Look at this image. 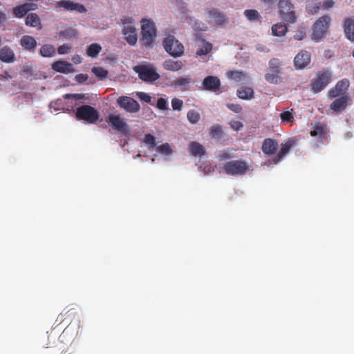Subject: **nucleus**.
<instances>
[{
    "mask_svg": "<svg viewBox=\"0 0 354 354\" xmlns=\"http://www.w3.org/2000/svg\"><path fill=\"white\" fill-rule=\"evenodd\" d=\"M140 23V42L145 47L151 48L154 46L155 39L157 36V30L155 23L150 19H142Z\"/></svg>",
    "mask_w": 354,
    "mask_h": 354,
    "instance_id": "obj_1",
    "label": "nucleus"
},
{
    "mask_svg": "<svg viewBox=\"0 0 354 354\" xmlns=\"http://www.w3.org/2000/svg\"><path fill=\"white\" fill-rule=\"evenodd\" d=\"M75 117L78 120L84 121L87 124H96L100 118V113L94 107L84 104L77 108Z\"/></svg>",
    "mask_w": 354,
    "mask_h": 354,
    "instance_id": "obj_2",
    "label": "nucleus"
},
{
    "mask_svg": "<svg viewBox=\"0 0 354 354\" xmlns=\"http://www.w3.org/2000/svg\"><path fill=\"white\" fill-rule=\"evenodd\" d=\"M225 174L230 176H243L252 169L245 160H230L227 162L223 167Z\"/></svg>",
    "mask_w": 354,
    "mask_h": 354,
    "instance_id": "obj_3",
    "label": "nucleus"
},
{
    "mask_svg": "<svg viewBox=\"0 0 354 354\" xmlns=\"http://www.w3.org/2000/svg\"><path fill=\"white\" fill-rule=\"evenodd\" d=\"M140 80L145 82H153L160 78L156 68L151 64H141L133 67Z\"/></svg>",
    "mask_w": 354,
    "mask_h": 354,
    "instance_id": "obj_4",
    "label": "nucleus"
},
{
    "mask_svg": "<svg viewBox=\"0 0 354 354\" xmlns=\"http://www.w3.org/2000/svg\"><path fill=\"white\" fill-rule=\"evenodd\" d=\"M331 22L329 15H324L319 17L314 24L313 27L312 39L318 41L326 33Z\"/></svg>",
    "mask_w": 354,
    "mask_h": 354,
    "instance_id": "obj_5",
    "label": "nucleus"
},
{
    "mask_svg": "<svg viewBox=\"0 0 354 354\" xmlns=\"http://www.w3.org/2000/svg\"><path fill=\"white\" fill-rule=\"evenodd\" d=\"M162 45L167 53L174 57H180L184 53L183 45L173 35L165 37Z\"/></svg>",
    "mask_w": 354,
    "mask_h": 354,
    "instance_id": "obj_6",
    "label": "nucleus"
},
{
    "mask_svg": "<svg viewBox=\"0 0 354 354\" xmlns=\"http://www.w3.org/2000/svg\"><path fill=\"white\" fill-rule=\"evenodd\" d=\"M331 74L328 71L322 70L317 73L316 77L311 81V89L314 93L322 91L330 82Z\"/></svg>",
    "mask_w": 354,
    "mask_h": 354,
    "instance_id": "obj_7",
    "label": "nucleus"
},
{
    "mask_svg": "<svg viewBox=\"0 0 354 354\" xmlns=\"http://www.w3.org/2000/svg\"><path fill=\"white\" fill-rule=\"evenodd\" d=\"M279 12L281 18L287 22L295 23L296 20L294 6L289 0H279L278 4Z\"/></svg>",
    "mask_w": 354,
    "mask_h": 354,
    "instance_id": "obj_8",
    "label": "nucleus"
},
{
    "mask_svg": "<svg viewBox=\"0 0 354 354\" xmlns=\"http://www.w3.org/2000/svg\"><path fill=\"white\" fill-rule=\"evenodd\" d=\"M118 105L129 113H136L140 109V104L133 98L129 96H120L117 100Z\"/></svg>",
    "mask_w": 354,
    "mask_h": 354,
    "instance_id": "obj_9",
    "label": "nucleus"
},
{
    "mask_svg": "<svg viewBox=\"0 0 354 354\" xmlns=\"http://www.w3.org/2000/svg\"><path fill=\"white\" fill-rule=\"evenodd\" d=\"M57 8H64L66 10L76 11L79 13H84L87 11L86 7L79 3H75L71 0H62L56 3Z\"/></svg>",
    "mask_w": 354,
    "mask_h": 354,
    "instance_id": "obj_10",
    "label": "nucleus"
},
{
    "mask_svg": "<svg viewBox=\"0 0 354 354\" xmlns=\"http://www.w3.org/2000/svg\"><path fill=\"white\" fill-rule=\"evenodd\" d=\"M202 86L204 90L216 93L221 90V81L218 77L209 75L205 77Z\"/></svg>",
    "mask_w": 354,
    "mask_h": 354,
    "instance_id": "obj_11",
    "label": "nucleus"
},
{
    "mask_svg": "<svg viewBox=\"0 0 354 354\" xmlns=\"http://www.w3.org/2000/svg\"><path fill=\"white\" fill-rule=\"evenodd\" d=\"M107 122L112 127L114 130L124 132L127 129V124L125 119L119 115L110 114L107 119Z\"/></svg>",
    "mask_w": 354,
    "mask_h": 354,
    "instance_id": "obj_12",
    "label": "nucleus"
},
{
    "mask_svg": "<svg viewBox=\"0 0 354 354\" xmlns=\"http://www.w3.org/2000/svg\"><path fill=\"white\" fill-rule=\"evenodd\" d=\"M310 62V54L306 50H301L295 56L294 64L297 69H302Z\"/></svg>",
    "mask_w": 354,
    "mask_h": 354,
    "instance_id": "obj_13",
    "label": "nucleus"
},
{
    "mask_svg": "<svg viewBox=\"0 0 354 354\" xmlns=\"http://www.w3.org/2000/svg\"><path fill=\"white\" fill-rule=\"evenodd\" d=\"M349 86V81L346 79L339 81L335 88L328 92L330 98H335L344 94Z\"/></svg>",
    "mask_w": 354,
    "mask_h": 354,
    "instance_id": "obj_14",
    "label": "nucleus"
},
{
    "mask_svg": "<svg viewBox=\"0 0 354 354\" xmlns=\"http://www.w3.org/2000/svg\"><path fill=\"white\" fill-rule=\"evenodd\" d=\"M208 15L210 21L215 25H222L227 20L225 15L222 13L217 8H212L209 10Z\"/></svg>",
    "mask_w": 354,
    "mask_h": 354,
    "instance_id": "obj_15",
    "label": "nucleus"
},
{
    "mask_svg": "<svg viewBox=\"0 0 354 354\" xmlns=\"http://www.w3.org/2000/svg\"><path fill=\"white\" fill-rule=\"evenodd\" d=\"M348 97L347 95H342L335 99L330 105V109L335 113H341L348 105Z\"/></svg>",
    "mask_w": 354,
    "mask_h": 354,
    "instance_id": "obj_16",
    "label": "nucleus"
},
{
    "mask_svg": "<svg viewBox=\"0 0 354 354\" xmlns=\"http://www.w3.org/2000/svg\"><path fill=\"white\" fill-rule=\"evenodd\" d=\"M122 32L125 36L126 40L129 44H136L138 40L137 31L136 28L133 26L131 24L124 26Z\"/></svg>",
    "mask_w": 354,
    "mask_h": 354,
    "instance_id": "obj_17",
    "label": "nucleus"
},
{
    "mask_svg": "<svg viewBox=\"0 0 354 354\" xmlns=\"http://www.w3.org/2000/svg\"><path fill=\"white\" fill-rule=\"evenodd\" d=\"M37 5L32 3H26L16 6L13 9V14L18 18L24 17L28 11L35 10Z\"/></svg>",
    "mask_w": 354,
    "mask_h": 354,
    "instance_id": "obj_18",
    "label": "nucleus"
},
{
    "mask_svg": "<svg viewBox=\"0 0 354 354\" xmlns=\"http://www.w3.org/2000/svg\"><path fill=\"white\" fill-rule=\"evenodd\" d=\"M52 68L57 72L65 74L74 72L73 65L63 60L55 62L52 64Z\"/></svg>",
    "mask_w": 354,
    "mask_h": 354,
    "instance_id": "obj_19",
    "label": "nucleus"
},
{
    "mask_svg": "<svg viewBox=\"0 0 354 354\" xmlns=\"http://www.w3.org/2000/svg\"><path fill=\"white\" fill-rule=\"evenodd\" d=\"M343 28L346 37L348 40L354 41V19L350 17L345 18Z\"/></svg>",
    "mask_w": 354,
    "mask_h": 354,
    "instance_id": "obj_20",
    "label": "nucleus"
},
{
    "mask_svg": "<svg viewBox=\"0 0 354 354\" xmlns=\"http://www.w3.org/2000/svg\"><path fill=\"white\" fill-rule=\"evenodd\" d=\"M278 148V143L273 139L266 138L262 144V151L266 155L274 154Z\"/></svg>",
    "mask_w": 354,
    "mask_h": 354,
    "instance_id": "obj_21",
    "label": "nucleus"
},
{
    "mask_svg": "<svg viewBox=\"0 0 354 354\" xmlns=\"http://www.w3.org/2000/svg\"><path fill=\"white\" fill-rule=\"evenodd\" d=\"M20 44L24 50L32 52L35 50L37 43L33 37L24 35L20 40Z\"/></svg>",
    "mask_w": 354,
    "mask_h": 354,
    "instance_id": "obj_22",
    "label": "nucleus"
},
{
    "mask_svg": "<svg viewBox=\"0 0 354 354\" xmlns=\"http://www.w3.org/2000/svg\"><path fill=\"white\" fill-rule=\"evenodd\" d=\"M194 83L192 78L188 75L186 77H178L172 82V86L175 88H180L182 90H187L190 84Z\"/></svg>",
    "mask_w": 354,
    "mask_h": 354,
    "instance_id": "obj_23",
    "label": "nucleus"
},
{
    "mask_svg": "<svg viewBox=\"0 0 354 354\" xmlns=\"http://www.w3.org/2000/svg\"><path fill=\"white\" fill-rule=\"evenodd\" d=\"M0 59L6 63H12L15 61L13 50L8 46H4L0 50Z\"/></svg>",
    "mask_w": 354,
    "mask_h": 354,
    "instance_id": "obj_24",
    "label": "nucleus"
},
{
    "mask_svg": "<svg viewBox=\"0 0 354 354\" xmlns=\"http://www.w3.org/2000/svg\"><path fill=\"white\" fill-rule=\"evenodd\" d=\"M189 149L192 155L196 157H201L205 154V147L199 142L193 141L189 144Z\"/></svg>",
    "mask_w": 354,
    "mask_h": 354,
    "instance_id": "obj_25",
    "label": "nucleus"
},
{
    "mask_svg": "<svg viewBox=\"0 0 354 354\" xmlns=\"http://www.w3.org/2000/svg\"><path fill=\"white\" fill-rule=\"evenodd\" d=\"M236 94L241 100H252L254 97L253 89L248 86H241L237 90Z\"/></svg>",
    "mask_w": 354,
    "mask_h": 354,
    "instance_id": "obj_26",
    "label": "nucleus"
},
{
    "mask_svg": "<svg viewBox=\"0 0 354 354\" xmlns=\"http://www.w3.org/2000/svg\"><path fill=\"white\" fill-rule=\"evenodd\" d=\"M183 66L181 61H174L172 59L165 60L163 63V67L165 70L171 71H178Z\"/></svg>",
    "mask_w": 354,
    "mask_h": 354,
    "instance_id": "obj_27",
    "label": "nucleus"
},
{
    "mask_svg": "<svg viewBox=\"0 0 354 354\" xmlns=\"http://www.w3.org/2000/svg\"><path fill=\"white\" fill-rule=\"evenodd\" d=\"M227 77L237 82L243 80H248L249 77L246 73L240 71H232L227 73Z\"/></svg>",
    "mask_w": 354,
    "mask_h": 354,
    "instance_id": "obj_28",
    "label": "nucleus"
},
{
    "mask_svg": "<svg viewBox=\"0 0 354 354\" xmlns=\"http://www.w3.org/2000/svg\"><path fill=\"white\" fill-rule=\"evenodd\" d=\"M26 24L30 27H37L41 25V20L36 13H29L26 16Z\"/></svg>",
    "mask_w": 354,
    "mask_h": 354,
    "instance_id": "obj_29",
    "label": "nucleus"
},
{
    "mask_svg": "<svg viewBox=\"0 0 354 354\" xmlns=\"http://www.w3.org/2000/svg\"><path fill=\"white\" fill-rule=\"evenodd\" d=\"M327 133V127L326 124H319L314 127V129L310 131L312 136H317L319 138H324Z\"/></svg>",
    "mask_w": 354,
    "mask_h": 354,
    "instance_id": "obj_30",
    "label": "nucleus"
},
{
    "mask_svg": "<svg viewBox=\"0 0 354 354\" xmlns=\"http://www.w3.org/2000/svg\"><path fill=\"white\" fill-rule=\"evenodd\" d=\"M292 147V143L290 142H287L285 144L282 145V147L277 153V155L274 158L273 162L277 164L278 163L281 158L288 152Z\"/></svg>",
    "mask_w": 354,
    "mask_h": 354,
    "instance_id": "obj_31",
    "label": "nucleus"
},
{
    "mask_svg": "<svg viewBox=\"0 0 354 354\" xmlns=\"http://www.w3.org/2000/svg\"><path fill=\"white\" fill-rule=\"evenodd\" d=\"M288 28L286 24L279 23L272 26V32L275 36L281 37L286 34Z\"/></svg>",
    "mask_w": 354,
    "mask_h": 354,
    "instance_id": "obj_32",
    "label": "nucleus"
},
{
    "mask_svg": "<svg viewBox=\"0 0 354 354\" xmlns=\"http://www.w3.org/2000/svg\"><path fill=\"white\" fill-rule=\"evenodd\" d=\"M40 54L44 57H50L55 54V48L53 45L45 44L40 48Z\"/></svg>",
    "mask_w": 354,
    "mask_h": 354,
    "instance_id": "obj_33",
    "label": "nucleus"
},
{
    "mask_svg": "<svg viewBox=\"0 0 354 354\" xmlns=\"http://www.w3.org/2000/svg\"><path fill=\"white\" fill-rule=\"evenodd\" d=\"M209 135L212 138L219 139L223 137V131L221 125H213L209 128Z\"/></svg>",
    "mask_w": 354,
    "mask_h": 354,
    "instance_id": "obj_34",
    "label": "nucleus"
},
{
    "mask_svg": "<svg viewBox=\"0 0 354 354\" xmlns=\"http://www.w3.org/2000/svg\"><path fill=\"white\" fill-rule=\"evenodd\" d=\"M102 47L100 44L94 43L91 44L86 50V54L88 57H95L100 53Z\"/></svg>",
    "mask_w": 354,
    "mask_h": 354,
    "instance_id": "obj_35",
    "label": "nucleus"
},
{
    "mask_svg": "<svg viewBox=\"0 0 354 354\" xmlns=\"http://www.w3.org/2000/svg\"><path fill=\"white\" fill-rule=\"evenodd\" d=\"M203 45L199 48L196 51L198 56L206 55L212 50V44L209 42L203 40Z\"/></svg>",
    "mask_w": 354,
    "mask_h": 354,
    "instance_id": "obj_36",
    "label": "nucleus"
},
{
    "mask_svg": "<svg viewBox=\"0 0 354 354\" xmlns=\"http://www.w3.org/2000/svg\"><path fill=\"white\" fill-rule=\"evenodd\" d=\"M280 70H275L271 73L265 75V80L272 84H277L279 79Z\"/></svg>",
    "mask_w": 354,
    "mask_h": 354,
    "instance_id": "obj_37",
    "label": "nucleus"
},
{
    "mask_svg": "<svg viewBox=\"0 0 354 354\" xmlns=\"http://www.w3.org/2000/svg\"><path fill=\"white\" fill-rule=\"evenodd\" d=\"M187 117L192 124H196L201 119L200 113L196 110H189L187 112Z\"/></svg>",
    "mask_w": 354,
    "mask_h": 354,
    "instance_id": "obj_38",
    "label": "nucleus"
},
{
    "mask_svg": "<svg viewBox=\"0 0 354 354\" xmlns=\"http://www.w3.org/2000/svg\"><path fill=\"white\" fill-rule=\"evenodd\" d=\"M59 35L60 37H62L63 38L71 39L75 37L77 35V32L74 29L68 28V29H66V30L60 31Z\"/></svg>",
    "mask_w": 354,
    "mask_h": 354,
    "instance_id": "obj_39",
    "label": "nucleus"
},
{
    "mask_svg": "<svg viewBox=\"0 0 354 354\" xmlns=\"http://www.w3.org/2000/svg\"><path fill=\"white\" fill-rule=\"evenodd\" d=\"M244 15L250 21H255L261 18L259 13L256 10H245Z\"/></svg>",
    "mask_w": 354,
    "mask_h": 354,
    "instance_id": "obj_40",
    "label": "nucleus"
},
{
    "mask_svg": "<svg viewBox=\"0 0 354 354\" xmlns=\"http://www.w3.org/2000/svg\"><path fill=\"white\" fill-rule=\"evenodd\" d=\"M92 72L96 75V77L103 79L107 77L108 71L102 67H93Z\"/></svg>",
    "mask_w": 354,
    "mask_h": 354,
    "instance_id": "obj_41",
    "label": "nucleus"
},
{
    "mask_svg": "<svg viewBox=\"0 0 354 354\" xmlns=\"http://www.w3.org/2000/svg\"><path fill=\"white\" fill-rule=\"evenodd\" d=\"M157 151L160 153L168 156L171 154L172 149L168 143L162 144L156 147Z\"/></svg>",
    "mask_w": 354,
    "mask_h": 354,
    "instance_id": "obj_42",
    "label": "nucleus"
},
{
    "mask_svg": "<svg viewBox=\"0 0 354 354\" xmlns=\"http://www.w3.org/2000/svg\"><path fill=\"white\" fill-rule=\"evenodd\" d=\"M192 27L197 32H203L207 30V26L202 21L197 20L194 21L193 24H192Z\"/></svg>",
    "mask_w": 354,
    "mask_h": 354,
    "instance_id": "obj_43",
    "label": "nucleus"
},
{
    "mask_svg": "<svg viewBox=\"0 0 354 354\" xmlns=\"http://www.w3.org/2000/svg\"><path fill=\"white\" fill-rule=\"evenodd\" d=\"M280 118L282 122L287 123L292 121L294 118V116L292 111H285L280 113Z\"/></svg>",
    "mask_w": 354,
    "mask_h": 354,
    "instance_id": "obj_44",
    "label": "nucleus"
},
{
    "mask_svg": "<svg viewBox=\"0 0 354 354\" xmlns=\"http://www.w3.org/2000/svg\"><path fill=\"white\" fill-rule=\"evenodd\" d=\"M145 142L147 145H149L150 146L149 147V149L150 150H152L154 148V146H155V141H156V138L155 137L150 134V133H147L145 136Z\"/></svg>",
    "mask_w": 354,
    "mask_h": 354,
    "instance_id": "obj_45",
    "label": "nucleus"
},
{
    "mask_svg": "<svg viewBox=\"0 0 354 354\" xmlns=\"http://www.w3.org/2000/svg\"><path fill=\"white\" fill-rule=\"evenodd\" d=\"M281 65L282 62L277 58H272L269 61V68L274 71L279 70V68Z\"/></svg>",
    "mask_w": 354,
    "mask_h": 354,
    "instance_id": "obj_46",
    "label": "nucleus"
},
{
    "mask_svg": "<svg viewBox=\"0 0 354 354\" xmlns=\"http://www.w3.org/2000/svg\"><path fill=\"white\" fill-rule=\"evenodd\" d=\"M183 102L178 98H174L171 100V106L174 110L180 111L183 108Z\"/></svg>",
    "mask_w": 354,
    "mask_h": 354,
    "instance_id": "obj_47",
    "label": "nucleus"
},
{
    "mask_svg": "<svg viewBox=\"0 0 354 354\" xmlns=\"http://www.w3.org/2000/svg\"><path fill=\"white\" fill-rule=\"evenodd\" d=\"M232 158L231 154L230 153V151L228 149H224L220 151L218 158L219 160H226L228 159H230Z\"/></svg>",
    "mask_w": 354,
    "mask_h": 354,
    "instance_id": "obj_48",
    "label": "nucleus"
},
{
    "mask_svg": "<svg viewBox=\"0 0 354 354\" xmlns=\"http://www.w3.org/2000/svg\"><path fill=\"white\" fill-rule=\"evenodd\" d=\"M227 107L236 113H240L243 110L239 104L229 103L227 104Z\"/></svg>",
    "mask_w": 354,
    "mask_h": 354,
    "instance_id": "obj_49",
    "label": "nucleus"
},
{
    "mask_svg": "<svg viewBox=\"0 0 354 354\" xmlns=\"http://www.w3.org/2000/svg\"><path fill=\"white\" fill-rule=\"evenodd\" d=\"M71 49V46L70 44H65L61 45L58 47L57 53L59 55L67 54Z\"/></svg>",
    "mask_w": 354,
    "mask_h": 354,
    "instance_id": "obj_50",
    "label": "nucleus"
},
{
    "mask_svg": "<svg viewBox=\"0 0 354 354\" xmlns=\"http://www.w3.org/2000/svg\"><path fill=\"white\" fill-rule=\"evenodd\" d=\"M157 107L161 110H167L168 109L167 101L162 97L159 98L157 100Z\"/></svg>",
    "mask_w": 354,
    "mask_h": 354,
    "instance_id": "obj_51",
    "label": "nucleus"
},
{
    "mask_svg": "<svg viewBox=\"0 0 354 354\" xmlns=\"http://www.w3.org/2000/svg\"><path fill=\"white\" fill-rule=\"evenodd\" d=\"M137 96L138 97V98L142 100V101H144L145 102H147V103H149L151 102V96L146 93H144V92H138L137 93Z\"/></svg>",
    "mask_w": 354,
    "mask_h": 354,
    "instance_id": "obj_52",
    "label": "nucleus"
},
{
    "mask_svg": "<svg viewBox=\"0 0 354 354\" xmlns=\"http://www.w3.org/2000/svg\"><path fill=\"white\" fill-rule=\"evenodd\" d=\"M87 79H88V75L86 74H82V73L77 74L75 77V81L78 83H83L85 81H86Z\"/></svg>",
    "mask_w": 354,
    "mask_h": 354,
    "instance_id": "obj_53",
    "label": "nucleus"
},
{
    "mask_svg": "<svg viewBox=\"0 0 354 354\" xmlns=\"http://www.w3.org/2000/svg\"><path fill=\"white\" fill-rule=\"evenodd\" d=\"M306 9L309 14L315 15L319 12V6L318 5L315 6H310L308 5Z\"/></svg>",
    "mask_w": 354,
    "mask_h": 354,
    "instance_id": "obj_54",
    "label": "nucleus"
},
{
    "mask_svg": "<svg viewBox=\"0 0 354 354\" xmlns=\"http://www.w3.org/2000/svg\"><path fill=\"white\" fill-rule=\"evenodd\" d=\"M230 126L233 129H234L236 131H239L243 127V125L239 121H234V122H231Z\"/></svg>",
    "mask_w": 354,
    "mask_h": 354,
    "instance_id": "obj_55",
    "label": "nucleus"
},
{
    "mask_svg": "<svg viewBox=\"0 0 354 354\" xmlns=\"http://www.w3.org/2000/svg\"><path fill=\"white\" fill-rule=\"evenodd\" d=\"M335 2L333 0H325L324 2H323V5H322V7L324 9H328L331 7L333 6Z\"/></svg>",
    "mask_w": 354,
    "mask_h": 354,
    "instance_id": "obj_56",
    "label": "nucleus"
},
{
    "mask_svg": "<svg viewBox=\"0 0 354 354\" xmlns=\"http://www.w3.org/2000/svg\"><path fill=\"white\" fill-rule=\"evenodd\" d=\"M64 97L66 99H69L71 97H74L76 100H80L84 97L83 94H66L64 95Z\"/></svg>",
    "mask_w": 354,
    "mask_h": 354,
    "instance_id": "obj_57",
    "label": "nucleus"
},
{
    "mask_svg": "<svg viewBox=\"0 0 354 354\" xmlns=\"http://www.w3.org/2000/svg\"><path fill=\"white\" fill-rule=\"evenodd\" d=\"M305 35L304 32L299 31L295 35L294 38L297 40H301L304 38Z\"/></svg>",
    "mask_w": 354,
    "mask_h": 354,
    "instance_id": "obj_58",
    "label": "nucleus"
},
{
    "mask_svg": "<svg viewBox=\"0 0 354 354\" xmlns=\"http://www.w3.org/2000/svg\"><path fill=\"white\" fill-rule=\"evenodd\" d=\"M212 171H214V169L211 166H206L204 167V172L205 174H209L212 172Z\"/></svg>",
    "mask_w": 354,
    "mask_h": 354,
    "instance_id": "obj_59",
    "label": "nucleus"
},
{
    "mask_svg": "<svg viewBox=\"0 0 354 354\" xmlns=\"http://www.w3.org/2000/svg\"><path fill=\"white\" fill-rule=\"evenodd\" d=\"M6 20V17L5 14L0 12V24L4 22Z\"/></svg>",
    "mask_w": 354,
    "mask_h": 354,
    "instance_id": "obj_60",
    "label": "nucleus"
},
{
    "mask_svg": "<svg viewBox=\"0 0 354 354\" xmlns=\"http://www.w3.org/2000/svg\"><path fill=\"white\" fill-rule=\"evenodd\" d=\"M276 0H263L265 3L272 5Z\"/></svg>",
    "mask_w": 354,
    "mask_h": 354,
    "instance_id": "obj_61",
    "label": "nucleus"
},
{
    "mask_svg": "<svg viewBox=\"0 0 354 354\" xmlns=\"http://www.w3.org/2000/svg\"><path fill=\"white\" fill-rule=\"evenodd\" d=\"M73 61H74V62H75V63H77V62H80V57L78 55H77L76 57H74L73 58Z\"/></svg>",
    "mask_w": 354,
    "mask_h": 354,
    "instance_id": "obj_62",
    "label": "nucleus"
},
{
    "mask_svg": "<svg viewBox=\"0 0 354 354\" xmlns=\"http://www.w3.org/2000/svg\"><path fill=\"white\" fill-rule=\"evenodd\" d=\"M54 104H57V102H51V103L50 104V107H52V106H53V105Z\"/></svg>",
    "mask_w": 354,
    "mask_h": 354,
    "instance_id": "obj_63",
    "label": "nucleus"
},
{
    "mask_svg": "<svg viewBox=\"0 0 354 354\" xmlns=\"http://www.w3.org/2000/svg\"><path fill=\"white\" fill-rule=\"evenodd\" d=\"M353 56L354 57V49H353Z\"/></svg>",
    "mask_w": 354,
    "mask_h": 354,
    "instance_id": "obj_64",
    "label": "nucleus"
}]
</instances>
